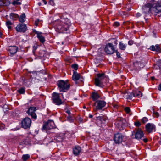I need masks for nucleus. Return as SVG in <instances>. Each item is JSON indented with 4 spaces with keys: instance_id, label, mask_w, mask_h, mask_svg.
<instances>
[{
    "instance_id": "obj_1",
    "label": "nucleus",
    "mask_w": 161,
    "mask_h": 161,
    "mask_svg": "<svg viewBox=\"0 0 161 161\" xmlns=\"http://www.w3.org/2000/svg\"><path fill=\"white\" fill-rule=\"evenodd\" d=\"M57 85L60 91L63 92H65L66 90H68L70 86L68 80L64 81L61 80L58 81L57 82Z\"/></svg>"
},
{
    "instance_id": "obj_2",
    "label": "nucleus",
    "mask_w": 161,
    "mask_h": 161,
    "mask_svg": "<svg viewBox=\"0 0 161 161\" xmlns=\"http://www.w3.org/2000/svg\"><path fill=\"white\" fill-rule=\"evenodd\" d=\"M69 29V25L63 22L59 23L57 25L56 28V31L60 33L67 31Z\"/></svg>"
},
{
    "instance_id": "obj_3",
    "label": "nucleus",
    "mask_w": 161,
    "mask_h": 161,
    "mask_svg": "<svg viewBox=\"0 0 161 161\" xmlns=\"http://www.w3.org/2000/svg\"><path fill=\"white\" fill-rule=\"evenodd\" d=\"M149 2L143 6L142 8L143 12L145 14H148L151 11L153 6L154 0H148Z\"/></svg>"
},
{
    "instance_id": "obj_4",
    "label": "nucleus",
    "mask_w": 161,
    "mask_h": 161,
    "mask_svg": "<svg viewBox=\"0 0 161 161\" xmlns=\"http://www.w3.org/2000/svg\"><path fill=\"white\" fill-rule=\"evenodd\" d=\"M115 47L112 43H109L106 44L104 50L105 52L109 54H112L115 52Z\"/></svg>"
},
{
    "instance_id": "obj_5",
    "label": "nucleus",
    "mask_w": 161,
    "mask_h": 161,
    "mask_svg": "<svg viewBox=\"0 0 161 161\" xmlns=\"http://www.w3.org/2000/svg\"><path fill=\"white\" fill-rule=\"evenodd\" d=\"M125 119L122 118H118L117 119L115 123L116 126L120 130L123 129L124 127Z\"/></svg>"
},
{
    "instance_id": "obj_6",
    "label": "nucleus",
    "mask_w": 161,
    "mask_h": 161,
    "mask_svg": "<svg viewBox=\"0 0 161 161\" xmlns=\"http://www.w3.org/2000/svg\"><path fill=\"white\" fill-rule=\"evenodd\" d=\"M97 77L95 80V84L96 86H101L102 80L106 78V76L104 73H99L97 74Z\"/></svg>"
},
{
    "instance_id": "obj_7",
    "label": "nucleus",
    "mask_w": 161,
    "mask_h": 161,
    "mask_svg": "<svg viewBox=\"0 0 161 161\" xmlns=\"http://www.w3.org/2000/svg\"><path fill=\"white\" fill-rule=\"evenodd\" d=\"M106 104V102L103 100H98L96 101L94 104L93 106H95V111L100 110L104 107Z\"/></svg>"
},
{
    "instance_id": "obj_8",
    "label": "nucleus",
    "mask_w": 161,
    "mask_h": 161,
    "mask_svg": "<svg viewBox=\"0 0 161 161\" xmlns=\"http://www.w3.org/2000/svg\"><path fill=\"white\" fill-rule=\"evenodd\" d=\"M31 120L28 117H25L22 121V126L25 129L29 128L31 126Z\"/></svg>"
},
{
    "instance_id": "obj_9",
    "label": "nucleus",
    "mask_w": 161,
    "mask_h": 161,
    "mask_svg": "<svg viewBox=\"0 0 161 161\" xmlns=\"http://www.w3.org/2000/svg\"><path fill=\"white\" fill-rule=\"evenodd\" d=\"M53 101L57 105H60L62 103V100L60 98L59 94L56 93H53L52 97Z\"/></svg>"
},
{
    "instance_id": "obj_10",
    "label": "nucleus",
    "mask_w": 161,
    "mask_h": 161,
    "mask_svg": "<svg viewBox=\"0 0 161 161\" xmlns=\"http://www.w3.org/2000/svg\"><path fill=\"white\" fill-rule=\"evenodd\" d=\"M27 27L25 24L19 23L15 28L16 30L18 32H25L27 30Z\"/></svg>"
},
{
    "instance_id": "obj_11",
    "label": "nucleus",
    "mask_w": 161,
    "mask_h": 161,
    "mask_svg": "<svg viewBox=\"0 0 161 161\" xmlns=\"http://www.w3.org/2000/svg\"><path fill=\"white\" fill-rule=\"evenodd\" d=\"M36 110V107H30L29 108L27 113L29 115H31L32 118L36 119L37 118V116L35 112Z\"/></svg>"
},
{
    "instance_id": "obj_12",
    "label": "nucleus",
    "mask_w": 161,
    "mask_h": 161,
    "mask_svg": "<svg viewBox=\"0 0 161 161\" xmlns=\"http://www.w3.org/2000/svg\"><path fill=\"white\" fill-rule=\"evenodd\" d=\"M123 137L121 133H118L114 135V141L116 143H119L122 142Z\"/></svg>"
},
{
    "instance_id": "obj_13",
    "label": "nucleus",
    "mask_w": 161,
    "mask_h": 161,
    "mask_svg": "<svg viewBox=\"0 0 161 161\" xmlns=\"http://www.w3.org/2000/svg\"><path fill=\"white\" fill-rule=\"evenodd\" d=\"M146 130L148 133H151L153 130H155V126L153 123H149L145 126Z\"/></svg>"
},
{
    "instance_id": "obj_14",
    "label": "nucleus",
    "mask_w": 161,
    "mask_h": 161,
    "mask_svg": "<svg viewBox=\"0 0 161 161\" xmlns=\"http://www.w3.org/2000/svg\"><path fill=\"white\" fill-rule=\"evenodd\" d=\"M134 132L135 134V138L137 139H140L142 137H143L144 134L142 130L141 129H138L136 132L134 131L132 132V135H133V133Z\"/></svg>"
},
{
    "instance_id": "obj_15",
    "label": "nucleus",
    "mask_w": 161,
    "mask_h": 161,
    "mask_svg": "<svg viewBox=\"0 0 161 161\" xmlns=\"http://www.w3.org/2000/svg\"><path fill=\"white\" fill-rule=\"evenodd\" d=\"M153 9L156 13H161V2L157 3L153 7Z\"/></svg>"
},
{
    "instance_id": "obj_16",
    "label": "nucleus",
    "mask_w": 161,
    "mask_h": 161,
    "mask_svg": "<svg viewBox=\"0 0 161 161\" xmlns=\"http://www.w3.org/2000/svg\"><path fill=\"white\" fill-rule=\"evenodd\" d=\"M18 48L16 46H10L9 47V51L10 54L12 55H14L16 53L17 51Z\"/></svg>"
},
{
    "instance_id": "obj_17",
    "label": "nucleus",
    "mask_w": 161,
    "mask_h": 161,
    "mask_svg": "<svg viewBox=\"0 0 161 161\" xmlns=\"http://www.w3.org/2000/svg\"><path fill=\"white\" fill-rule=\"evenodd\" d=\"M35 33L37 34V37L40 41L42 43H44L45 41V39L44 37L41 35L42 33L36 31Z\"/></svg>"
},
{
    "instance_id": "obj_18",
    "label": "nucleus",
    "mask_w": 161,
    "mask_h": 161,
    "mask_svg": "<svg viewBox=\"0 0 161 161\" xmlns=\"http://www.w3.org/2000/svg\"><path fill=\"white\" fill-rule=\"evenodd\" d=\"M80 76L79 74L76 71H74L72 75V80L76 83V81L78 80Z\"/></svg>"
},
{
    "instance_id": "obj_19",
    "label": "nucleus",
    "mask_w": 161,
    "mask_h": 161,
    "mask_svg": "<svg viewBox=\"0 0 161 161\" xmlns=\"http://www.w3.org/2000/svg\"><path fill=\"white\" fill-rule=\"evenodd\" d=\"M81 151V149L80 147L78 146H75L73 150V153L76 156L79 155Z\"/></svg>"
},
{
    "instance_id": "obj_20",
    "label": "nucleus",
    "mask_w": 161,
    "mask_h": 161,
    "mask_svg": "<svg viewBox=\"0 0 161 161\" xmlns=\"http://www.w3.org/2000/svg\"><path fill=\"white\" fill-rule=\"evenodd\" d=\"M133 93L135 97H140L142 96V93L141 91L138 90L133 91Z\"/></svg>"
},
{
    "instance_id": "obj_21",
    "label": "nucleus",
    "mask_w": 161,
    "mask_h": 161,
    "mask_svg": "<svg viewBox=\"0 0 161 161\" xmlns=\"http://www.w3.org/2000/svg\"><path fill=\"white\" fill-rule=\"evenodd\" d=\"M10 17L11 19L16 20L19 18V16L17 14L11 13L10 14Z\"/></svg>"
},
{
    "instance_id": "obj_22",
    "label": "nucleus",
    "mask_w": 161,
    "mask_h": 161,
    "mask_svg": "<svg viewBox=\"0 0 161 161\" xmlns=\"http://www.w3.org/2000/svg\"><path fill=\"white\" fill-rule=\"evenodd\" d=\"M48 125V128L52 129L55 128V125L54 122L52 120H48L47 122H46Z\"/></svg>"
},
{
    "instance_id": "obj_23",
    "label": "nucleus",
    "mask_w": 161,
    "mask_h": 161,
    "mask_svg": "<svg viewBox=\"0 0 161 161\" xmlns=\"http://www.w3.org/2000/svg\"><path fill=\"white\" fill-rule=\"evenodd\" d=\"M92 97L93 100L95 101L100 97V96L97 93L93 92L92 95Z\"/></svg>"
},
{
    "instance_id": "obj_24",
    "label": "nucleus",
    "mask_w": 161,
    "mask_h": 161,
    "mask_svg": "<svg viewBox=\"0 0 161 161\" xmlns=\"http://www.w3.org/2000/svg\"><path fill=\"white\" fill-rule=\"evenodd\" d=\"M19 21L21 23L24 22L25 20L26 16L25 13L22 14L18 18Z\"/></svg>"
},
{
    "instance_id": "obj_25",
    "label": "nucleus",
    "mask_w": 161,
    "mask_h": 161,
    "mask_svg": "<svg viewBox=\"0 0 161 161\" xmlns=\"http://www.w3.org/2000/svg\"><path fill=\"white\" fill-rule=\"evenodd\" d=\"M127 44H125L122 42H120L119 44V47L120 49L122 50H125Z\"/></svg>"
},
{
    "instance_id": "obj_26",
    "label": "nucleus",
    "mask_w": 161,
    "mask_h": 161,
    "mask_svg": "<svg viewBox=\"0 0 161 161\" xmlns=\"http://www.w3.org/2000/svg\"><path fill=\"white\" fill-rule=\"evenodd\" d=\"M96 119L97 121H99L102 123H103L106 120V119L104 118L103 116L102 115L98 116L96 117Z\"/></svg>"
},
{
    "instance_id": "obj_27",
    "label": "nucleus",
    "mask_w": 161,
    "mask_h": 161,
    "mask_svg": "<svg viewBox=\"0 0 161 161\" xmlns=\"http://www.w3.org/2000/svg\"><path fill=\"white\" fill-rule=\"evenodd\" d=\"M54 139L57 142H60L63 140V138L60 136H57L55 137Z\"/></svg>"
},
{
    "instance_id": "obj_28",
    "label": "nucleus",
    "mask_w": 161,
    "mask_h": 161,
    "mask_svg": "<svg viewBox=\"0 0 161 161\" xmlns=\"http://www.w3.org/2000/svg\"><path fill=\"white\" fill-rule=\"evenodd\" d=\"M30 158V156L28 154H24L23 155L22 157V160L24 161H26V160H27L28 159H29Z\"/></svg>"
},
{
    "instance_id": "obj_29",
    "label": "nucleus",
    "mask_w": 161,
    "mask_h": 161,
    "mask_svg": "<svg viewBox=\"0 0 161 161\" xmlns=\"http://www.w3.org/2000/svg\"><path fill=\"white\" fill-rule=\"evenodd\" d=\"M19 1V0H14L12 3V4L14 5H20L21 3Z\"/></svg>"
},
{
    "instance_id": "obj_30",
    "label": "nucleus",
    "mask_w": 161,
    "mask_h": 161,
    "mask_svg": "<svg viewBox=\"0 0 161 161\" xmlns=\"http://www.w3.org/2000/svg\"><path fill=\"white\" fill-rule=\"evenodd\" d=\"M47 125V124L46 123H44L42 128L43 130H47L50 129L48 128V125Z\"/></svg>"
},
{
    "instance_id": "obj_31",
    "label": "nucleus",
    "mask_w": 161,
    "mask_h": 161,
    "mask_svg": "<svg viewBox=\"0 0 161 161\" xmlns=\"http://www.w3.org/2000/svg\"><path fill=\"white\" fill-rule=\"evenodd\" d=\"M12 24V23L9 20H7L6 22V25L9 29L11 28V27L10 25Z\"/></svg>"
},
{
    "instance_id": "obj_32",
    "label": "nucleus",
    "mask_w": 161,
    "mask_h": 161,
    "mask_svg": "<svg viewBox=\"0 0 161 161\" xmlns=\"http://www.w3.org/2000/svg\"><path fill=\"white\" fill-rule=\"evenodd\" d=\"M129 95L128 97V99H131L133 97H134V95L133 91L131 93H129Z\"/></svg>"
},
{
    "instance_id": "obj_33",
    "label": "nucleus",
    "mask_w": 161,
    "mask_h": 161,
    "mask_svg": "<svg viewBox=\"0 0 161 161\" xmlns=\"http://www.w3.org/2000/svg\"><path fill=\"white\" fill-rule=\"evenodd\" d=\"M18 92L20 94L24 93L25 92V89L24 88H21L18 90Z\"/></svg>"
},
{
    "instance_id": "obj_34",
    "label": "nucleus",
    "mask_w": 161,
    "mask_h": 161,
    "mask_svg": "<svg viewBox=\"0 0 161 161\" xmlns=\"http://www.w3.org/2000/svg\"><path fill=\"white\" fill-rule=\"evenodd\" d=\"M139 64H141L138 63V62H135L133 63L134 66L136 67L135 69H137L139 66Z\"/></svg>"
},
{
    "instance_id": "obj_35",
    "label": "nucleus",
    "mask_w": 161,
    "mask_h": 161,
    "mask_svg": "<svg viewBox=\"0 0 161 161\" xmlns=\"http://www.w3.org/2000/svg\"><path fill=\"white\" fill-rule=\"evenodd\" d=\"M71 67L74 69L75 70H77L78 68V65L76 64H74L71 65Z\"/></svg>"
},
{
    "instance_id": "obj_36",
    "label": "nucleus",
    "mask_w": 161,
    "mask_h": 161,
    "mask_svg": "<svg viewBox=\"0 0 161 161\" xmlns=\"http://www.w3.org/2000/svg\"><path fill=\"white\" fill-rule=\"evenodd\" d=\"M67 119L69 121L71 122H73L74 119L70 115H69L67 117Z\"/></svg>"
},
{
    "instance_id": "obj_37",
    "label": "nucleus",
    "mask_w": 161,
    "mask_h": 161,
    "mask_svg": "<svg viewBox=\"0 0 161 161\" xmlns=\"http://www.w3.org/2000/svg\"><path fill=\"white\" fill-rule=\"evenodd\" d=\"M153 116L154 117L157 118L159 116V114L157 112H154L153 114Z\"/></svg>"
},
{
    "instance_id": "obj_38",
    "label": "nucleus",
    "mask_w": 161,
    "mask_h": 161,
    "mask_svg": "<svg viewBox=\"0 0 161 161\" xmlns=\"http://www.w3.org/2000/svg\"><path fill=\"white\" fill-rule=\"evenodd\" d=\"M155 49L156 52H160L161 49L158 44H156L155 45Z\"/></svg>"
},
{
    "instance_id": "obj_39",
    "label": "nucleus",
    "mask_w": 161,
    "mask_h": 161,
    "mask_svg": "<svg viewBox=\"0 0 161 161\" xmlns=\"http://www.w3.org/2000/svg\"><path fill=\"white\" fill-rule=\"evenodd\" d=\"M4 5L8 6L9 5L10 3V2L8 0H4Z\"/></svg>"
},
{
    "instance_id": "obj_40",
    "label": "nucleus",
    "mask_w": 161,
    "mask_h": 161,
    "mask_svg": "<svg viewBox=\"0 0 161 161\" xmlns=\"http://www.w3.org/2000/svg\"><path fill=\"white\" fill-rule=\"evenodd\" d=\"M125 110L127 113H129L130 111V108L129 107H126L125 108Z\"/></svg>"
},
{
    "instance_id": "obj_41",
    "label": "nucleus",
    "mask_w": 161,
    "mask_h": 161,
    "mask_svg": "<svg viewBox=\"0 0 161 161\" xmlns=\"http://www.w3.org/2000/svg\"><path fill=\"white\" fill-rule=\"evenodd\" d=\"M147 120H148L147 118L146 117H144L142 119V122L143 123H145L147 121Z\"/></svg>"
},
{
    "instance_id": "obj_42",
    "label": "nucleus",
    "mask_w": 161,
    "mask_h": 161,
    "mask_svg": "<svg viewBox=\"0 0 161 161\" xmlns=\"http://www.w3.org/2000/svg\"><path fill=\"white\" fill-rule=\"evenodd\" d=\"M152 51H156L155 49V46H154L153 45L151 46L149 48Z\"/></svg>"
},
{
    "instance_id": "obj_43",
    "label": "nucleus",
    "mask_w": 161,
    "mask_h": 161,
    "mask_svg": "<svg viewBox=\"0 0 161 161\" xmlns=\"http://www.w3.org/2000/svg\"><path fill=\"white\" fill-rule=\"evenodd\" d=\"M134 125L136 126L139 127L141 125V124L140 122L137 121L134 123Z\"/></svg>"
},
{
    "instance_id": "obj_44",
    "label": "nucleus",
    "mask_w": 161,
    "mask_h": 161,
    "mask_svg": "<svg viewBox=\"0 0 161 161\" xmlns=\"http://www.w3.org/2000/svg\"><path fill=\"white\" fill-rule=\"evenodd\" d=\"M39 53L41 55H44L46 53V52L45 50H41L40 51Z\"/></svg>"
},
{
    "instance_id": "obj_45",
    "label": "nucleus",
    "mask_w": 161,
    "mask_h": 161,
    "mask_svg": "<svg viewBox=\"0 0 161 161\" xmlns=\"http://www.w3.org/2000/svg\"><path fill=\"white\" fill-rule=\"evenodd\" d=\"M115 53H116V55H117V57H118V58H120V53H119L118 51L117 50H115Z\"/></svg>"
},
{
    "instance_id": "obj_46",
    "label": "nucleus",
    "mask_w": 161,
    "mask_h": 161,
    "mask_svg": "<svg viewBox=\"0 0 161 161\" xmlns=\"http://www.w3.org/2000/svg\"><path fill=\"white\" fill-rule=\"evenodd\" d=\"M48 3L51 5H53L54 4V1L53 0H50Z\"/></svg>"
},
{
    "instance_id": "obj_47",
    "label": "nucleus",
    "mask_w": 161,
    "mask_h": 161,
    "mask_svg": "<svg viewBox=\"0 0 161 161\" xmlns=\"http://www.w3.org/2000/svg\"><path fill=\"white\" fill-rule=\"evenodd\" d=\"M129 93L127 92H126L124 93V96L127 99H128V97L129 95Z\"/></svg>"
},
{
    "instance_id": "obj_48",
    "label": "nucleus",
    "mask_w": 161,
    "mask_h": 161,
    "mask_svg": "<svg viewBox=\"0 0 161 161\" xmlns=\"http://www.w3.org/2000/svg\"><path fill=\"white\" fill-rule=\"evenodd\" d=\"M113 25L116 26H118L119 25V23L118 22H115L114 23Z\"/></svg>"
},
{
    "instance_id": "obj_49",
    "label": "nucleus",
    "mask_w": 161,
    "mask_h": 161,
    "mask_svg": "<svg viewBox=\"0 0 161 161\" xmlns=\"http://www.w3.org/2000/svg\"><path fill=\"white\" fill-rule=\"evenodd\" d=\"M133 42L132 40H130L128 42V44L129 45H131L133 44Z\"/></svg>"
},
{
    "instance_id": "obj_50",
    "label": "nucleus",
    "mask_w": 161,
    "mask_h": 161,
    "mask_svg": "<svg viewBox=\"0 0 161 161\" xmlns=\"http://www.w3.org/2000/svg\"><path fill=\"white\" fill-rule=\"evenodd\" d=\"M4 0H0V6H4Z\"/></svg>"
},
{
    "instance_id": "obj_51",
    "label": "nucleus",
    "mask_w": 161,
    "mask_h": 161,
    "mask_svg": "<svg viewBox=\"0 0 161 161\" xmlns=\"http://www.w3.org/2000/svg\"><path fill=\"white\" fill-rule=\"evenodd\" d=\"M39 21V20L38 19H37L36 21H35V25L36 26H37L38 25V22Z\"/></svg>"
},
{
    "instance_id": "obj_52",
    "label": "nucleus",
    "mask_w": 161,
    "mask_h": 161,
    "mask_svg": "<svg viewBox=\"0 0 161 161\" xmlns=\"http://www.w3.org/2000/svg\"><path fill=\"white\" fill-rule=\"evenodd\" d=\"M141 14L139 13H137L136 14V16L137 17H138L141 16Z\"/></svg>"
},
{
    "instance_id": "obj_53",
    "label": "nucleus",
    "mask_w": 161,
    "mask_h": 161,
    "mask_svg": "<svg viewBox=\"0 0 161 161\" xmlns=\"http://www.w3.org/2000/svg\"><path fill=\"white\" fill-rule=\"evenodd\" d=\"M66 113L69 114V115L71 114L70 111L69 110H67L66 111Z\"/></svg>"
},
{
    "instance_id": "obj_54",
    "label": "nucleus",
    "mask_w": 161,
    "mask_h": 161,
    "mask_svg": "<svg viewBox=\"0 0 161 161\" xmlns=\"http://www.w3.org/2000/svg\"><path fill=\"white\" fill-rule=\"evenodd\" d=\"M158 89L159 90L161 91V83L159 85L158 87Z\"/></svg>"
},
{
    "instance_id": "obj_55",
    "label": "nucleus",
    "mask_w": 161,
    "mask_h": 161,
    "mask_svg": "<svg viewBox=\"0 0 161 161\" xmlns=\"http://www.w3.org/2000/svg\"><path fill=\"white\" fill-rule=\"evenodd\" d=\"M42 1L45 5L47 4V2L45 0H42Z\"/></svg>"
},
{
    "instance_id": "obj_56",
    "label": "nucleus",
    "mask_w": 161,
    "mask_h": 161,
    "mask_svg": "<svg viewBox=\"0 0 161 161\" xmlns=\"http://www.w3.org/2000/svg\"><path fill=\"white\" fill-rule=\"evenodd\" d=\"M93 117V115L91 114H89V117L90 118H92Z\"/></svg>"
},
{
    "instance_id": "obj_57",
    "label": "nucleus",
    "mask_w": 161,
    "mask_h": 161,
    "mask_svg": "<svg viewBox=\"0 0 161 161\" xmlns=\"http://www.w3.org/2000/svg\"><path fill=\"white\" fill-rule=\"evenodd\" d=\"M143 141L145 142H147V139H143Z\"/></svg>"
},
{
    "instance_id": "obj_58",
    "label": "nucleus",
    "mask_w": 161,
    "mask_h": 161,
    "mask_svg": "<svg viewBox=\"0 0 161 161\" xmlns=\"http://www.w3.org/2000/svg\"><path fill=\"white\" fill-rule=\"evenodd\" d=\"M114 44L117 45V40L116 39L115 41H114Z\"/></svg>"
},
{
    "instance_id": "obj_59",
    "label": "nucleus",
    "mask_w": 161,
    "mask_h": 161,
    "mask_svg": "<svg viewBox=\"0 0 161 161\" xmlns=\"http://www.w3.org/2000/svg\"><path fill=\"white\" fill-rule=\"evenodd\" d=\"M4 125H2V127L3 128L2 129L0 127V130H2L4 128Z\"/></svg>"
},
{
    "instance_id": "obj_60",
    "label": "nucleus",
    "mask_w": 161,
    "mask_h": 161,
    "mask_svg": "<svg viewBox=\"0 0 161 161\" xmlns=\"http://www.w3.org/2000/svg\"><path fill=\"white\" fill-rule=\"evenodd\" d=\"M158 143L159 144L161 145V138H160V140L158 142Z\"/></svg>"
},
{
    "instance_id": "obj_61",
    "label": "nucleus",
    "mask_w": 161,
    "mask_h": 161,
    "mask_svg": "<svg viewBox=\"0 0 161 161\" xmlns=\"http://www.w3.org/2000/svg\"><path fill=\"white\" fill-rule=\"evenodd\" d=\"M151 79L152 80H153L154 79V77H151Z\"/></svg>"
},
{
    "instance_id": "obj_62",
    "label": "nucleus",
    "mask_w": 161,
    "mask_h": 161,
    "mask_svg": "<svg viewBox=\"0 0 161 161\" xmlns=\"http://www.w3.org/2000/svg\"><path fill=\"white\" fill-rule=\"evenodd\" d=\"M38 4L39 6H41V3L40 2H39L38 3Z\"/></svg>"
},
{
    "instance_id": "obj_63",
    "label": "nucleus",
    "mask_w": 161,
    "mask_h": 161,
    "mask_svg": "<svg viewBox=\"0 0 161 161\" xmlns=\"http://www.w3.org/2000/svg\"><path fill=\"white\" fill-rule=\"evenodd\" d=\"M24 84L26 86H29V85H27L26 84V82H24Z\"/></svg>"
},
{
    "instance_id": "obj_64",
    "label": "nucleus",
    "mask_w": 161,
    "mask_h": 161,
    "mask_svg": "<svg viewBox=\"0 0 161 161\" xmlns=\"http://www.w3.org/2000/svg\"><path fill=\"white\" fill-rule=\"evenodd\" d=\"M118 106L116 105H115V106H114V107L116 108H117Z\"/></svg>"
}]
</instances>
